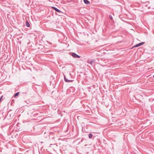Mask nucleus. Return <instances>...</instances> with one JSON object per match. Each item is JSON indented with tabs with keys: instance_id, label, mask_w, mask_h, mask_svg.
<instances>
[{
	"instance_id": "5",
	"label": "nucleus",
	"mask_w": 154,
	"mask_h": 154,
	"mask_svg": "<svg viewBox=\"0 0 154 154\" xmlns=\"http://www.w3.org/2000/svg\"><path fill=\"white\" fill-rule=\"evenodd\" d=\"M83 1L84 2L85 4H89L90 3V2L88 0H84Z\"/></svg>"
},
{
	"instance_id": "12",
	"label": "nucleus",
	"mask_w": 154,
	"mask_h": 154,
	"mask_svg": "<svg viewBox=\"0 0 154 154\" xmlns=\"http://www.w3.org/2000/svg\"><path fill=\"white\" fill-rule=\"evenodd\" d=\"M153 77L154 78V75L153 76Z\"/></svg>"
},
{
	"instance_id": "11",
	"label": "nucleus",
	"mask_w": 154,
	"mask_h": 154,
	"mask_svg": "<svg viewBox=\"0 0 154 154\" xmlns=\"http://www.w3.org/2000/svg\"><path fill=\"white\" fill-rule=\"evenodd\" d=\"M3 96H1V97H0V101L2 100V98H3Z\"/></svg>"
},
{
	"instance_id": "6",
	"label": "nucleus",
	"mask_w": 154,
	"mask_h": 154,
	"mask_svg": "<svg viewBox=\"0 0 154 154\" xmlns=\"http://www.w3.org/2000/svg\"><path fill=\"white\" fill-rule=\"evenodd\" d=\"M26 25L27 27H29L30 26V24L29 22L28 21H26Z\"/></svg>"
},
{
	"instance_id": "4",
	"label": "nucleus",
	"mask_w": 154,
	"mask_h": 154,
	"mask_svg": "<svg viewBox=\"0 0 154 154\" xmlns=\"http://www.w3.org/2000/svg\"><path fill=\"white\" fill-rule=\"evenodd\" d=\"M64 79L65 81L66 82H72V80H69L66 79V76L64 75Z\"/></svg>"
},
{
	"instance_id": "10",
	"label": "nucleus",
	"mask_w": 154,
	"mask_h": 154,
	"mask_svg": "<svg viewBox=\"0 0 154 154\" xmlns=\"http://www.w3.org/2000/svg\"><path fill=\"white\" fill-rule=\"evenodd\" d=\"M109 17L110 18V19L111 20H112V16L111 15H110L109 16Z\"/></svg>"
},
{
	"instance_id": "3",
	"label": "nucleus",
	"mask_w": 154,
	"mask_h": 154,
	"mask_svg": "<svg viewBox=\"0 0 154 154\" xmlns=\"http://www.w3.org/2000/svg\"><path fill=\"white\" fill-rule=\"evenodd\" d=\"M52 8L54 10L56 11H57L58 12L60 13V12H61V11H60V10H59V9H57V8L54 7H52Z\"/></svg>"
},
{
	"instance_id": "7",
	"label": "nucleus",
	"mask_w": 154,
	"mask_h": 154,
	"mask_svg": "<svg viewBox=\"0 0 154 154\" xmlns=\"http://www.w3.org/2000/svg\"><path fill=\"white\" fill-rule=\"evenodd\" d=\"M92 136L93 135L92 134L90 133L88 134V137L90 139H91L92 138Z\"/></svg>"
},
{
	"instance_id": "2",
	"label": "nucleus",
	"mask_w": 154,
	"mask_h": 154,
	"mask_svg": "<svg viewBox=\"0 0 154 154\" xmlns=\"http://www.w3.org/2000/svg\"><path fill=\"white\" fill-rule=\"evenodd\" d=\"M144 42H141V43H140L136 45L135 46H134V47H138L139 46H140L141 45H143V44H144Z\"/></svg>"
},
{
	"instance_id": "9",
	"label": "nucleus",
	"mask_w": 154,
	"mask_h": 154,
	"mask_svg": "<svg viewBox=\"0 0 154 154\" xmlns=\"http://www.w3.org/2000/svg\"><path fill=\"white\" fill-rule=\"evenodd\" d=\"M94 62H95L94 60H92V61H90V64H92L93 63H94Z\"/></svg>"
},
{
	"instance_id": "8",
	"label": "nucleus",
	"mask_w": 154,
	"mask_h": 154,
	"mask_svg": "<svg viewBox=\"0 0 154 154\" xmlns=\"http://www.w3.org/2000/svg\"><path fill=\"white\" fill-rule=\"evenodd\" d=\"M19 94V92H17L14 94V97H16Z\"/></svg>"
},
{
	"instance_id": "1",
	"label": "nucleus",
	"mask_w": 154,
	"mask_h": 154,
	"mask_svg": "<svg viewBox=\"0 0 154 154\" xmlns=\"http://www.w3.org/2000/svg\"><path fill=\"white\" fill-rule=\"evenodd\" d=\"M71 55L74 58H79L80 57V56L77 55L76 54L74 53H72Z\"/></svg>"
}]
</instances>
